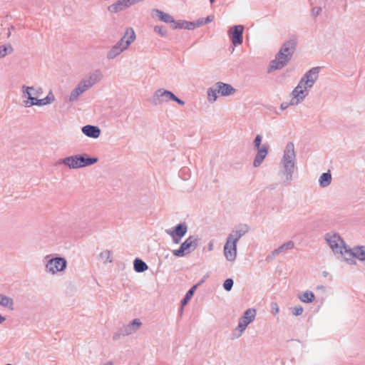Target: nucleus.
I'll use <instances>...</instances> for the list:
<instances>
[{
  "mask_svg": "<svg viewBox=\"0 0 365 365\" xmlns=\"http://www.w3.org/2000/svg\"><path fill=\"white\" fill-rule=\"evenodd\" d=\"M324 239L336 259L349 265L356 264V261L353 259L355 246L350 247L340 235L335 232L326 233Z\"/></svg>",
  "mask_w": 365,
  "mask_h": 365,
  "instance_id": "f257e3e1",
  "label": "nucleus"
},
{
  "mask_svg": "<svg viewBox=\"0 0 365 365\" xmlns=\"http://www.w3.org/2000/svg\"><path fill=\"white\" fill-rule=\"evenodd\" d=\"M296 165V154L294 145L292 142L288 143L283 152L279 163L278 176L282 185L289 186L293 180Z\"/></svg>",
  "mask_w": 365,
  "mask_h": 365,
  "instance_id": "f03ea898",
  "label": "nucleus"
},
{
  "mask_svg": "<svg viewBox=\"0 0 365 365\" xmlns=\"http://www.w3.org/2000/svg\"><path fill=\"white\" fill-rule=\"evenodd\" d=\"M319 67H314L305 73L292 92L291 106H297L306 98L319 78Z\"/></svg>",
  "mask_w": 365,
  "mask_h": 365,
  "instance_id": "7ed1b4c3",
  "label": "nucleus"
},
{
  "mask_svg": "<svg viewBox=\"0 0 365 365\" xmlns=\"http://www.w3.org/2000/svg\"><path fill=\"white\" fill-rule=\"evenodd\" d=\"M135 34L132 28H128L122 38L115 43L106 53L108 60H113L125 51L135 39Z\"/></svg>",
  "mask_w": 365,
  "mask_h": 365,
  "instance_id": "20e7f679",
  "label": "nucleus"
},
{
  "mask_svg": "<svg viewBox=\"0 0 365 365\" xmlns=\"http://www.w3.org/2000/svg\"><path fill=\"white\" fill-rule=\"evenodd\" d=\"M97 158L89 157L88 154H77L61 158L58 161V165H63L69 169H78L92 165L98 162Z\"/></svg>",
  "mask_w": 365,
  "mask_h": 365,
  "instance_id": "39448f33",
  "label": "nucleus"
},
{
  "mask_svg": "<svg viewBox=\"0 0 365 365\" xmlns=\"http://www.w3.org/2000/svg\"><path fill=\"white\" fill-rule=\"evenodd\" d=\"M45 259V271L53 275L63 272L67 267V261L64 257H55L50 258V255H47Z\"/></svg>",
  "mask_w": 365,
  "mask_h": 365,
  "instance_id": "423d86ee",
  "label": "nucleus"
},
{
  "mask_svg": "<svg viewBox=\"0 0 365 365\" xmlns=\"http://www.w3.org/2000/svg\"><path fill=\"white\" fill-rule=\"evenodd\" d=\"M170 101H173L179 105H185V102L178 98L173 93L164 88L157 90L151 99V102L155 106H160Z\"/></svg>",
  "mask_w": 365,
  "mask_h": 365,
  "instance_id": "0eeeda50",
  "label": "nucleus"
},
{
  "mask_svg": "<svg viewBox=\"0 0 365 365\" xmlns=\"http://www.w3.org/2000/svg\"><path fill=\"white\" fill-rule=\"evenodd\" d=\"M198 242L199 238L197 236H190L181 244L178 250H173V254L175 257H184L193 252L197 247Z\"/></svg>",
  "mask_w": 365,
  "mask_h": 365,
  "instance_id": "6e6552de",
  "label": "nucleus"
},
{
  "mask_svg": "<svg viewBox=\"0 0 365 365\" xmlns=\"http://www.w3.org/2000/svg\"><path fill=\"white\" fill-rule=\"evenodd\" d=\"M142 326V322L139 319H135L129 324L121 327L116 332L113 334L114 341L118 340L121 336H126L135 333Z\"/></svg>",
  "mask_w": 365,
  "mask_h": 365,
  "instance_id": "1a4fd4ad",
  "label": "nucleus"
},
{
  "mask_svg": "<svg viewBox=\"0 0 365 365\" xmlns=\"http://www.w3.org/2000/svg\"><path fill=\"white\" fill-rule=\"evenodd\" d=\"M256 316V310L255 309H248L245 312L243 316L239 319L238 326L235 329V331L238 333L236 335L237 338L241 336L247 327L252 322Z\"/></svg>",
  "mask_w": 365,
  "mask_h": 365,
  "instance_id": "9d476101",
  "label": "nucleus"
},
{
  "mask_svg": "<svg viewBox=\"0 0 365 365\" xmlns=\"http://www.w3.org/2000/svg\"><path fill=\"white\" fill-rule=\"evenodd\" d=\"M291 59V58L279 50L277 53L275 55L274 58L269 63L268 73L282 69L288 64Z\"/></svg>",
  "mask_w": 365,
  "mask_h": 365,
  "instance_id": "9b49d317",
  "label": "nucleus"
},
{
  "mask_svg": "<svg viewBox=\"0 0 365 365\" xmlns=\"http://www.w3.org/2000/svg\"><path fill=\"white\" fill-rule=\"evenodd\" d=\"M187 232V226L185 223H180L172 229L165 230L166 234L172 238V241L174 244H179Z\"/></svg>",
  "mask_w": 365,
  "mask_h": 365,
  "instance_id": "f8f14e48",
  "label": "nucleus"
},
{
  "mask_svg": "<svg viewBox=\"0 0 365 365\" xmlns=\"http://www.w3.org/2000/svg\"><path fill=\"white\" fill-rule=\"evenodd\" d=\"M244 26L242 25H235L231 26L227 31V35L235 46L241 45L243 42Z\"/></svg>",
  "mask_w": 365,
  "mask_h": 365,
  "instance_id": "ddd939ff",
  "label": "nucleus"
},
{
  "mask_svg": "<svg viewBox=\"0 0 365 365\" xmlns=\"http://www.w3.org/2000/svg\"><path fill=\"white\" fill-rule=\"evenodd\" d=\"M237 242L227 237L225 244L223 248V254L225 259L230 262H233L235 261L237 255Z\"/></svg>",
  "mask_w": 365,
  "mask_h": 365,
  "instance_id": "4468645a",
  "label": "nucleus"
},
{
  "mask_svg": "<svg viewBox=\"0 0 365 365\" xmlns=\"http://www.w3.org/2000/svg\"><path fill=\"white\" fill-rule=\"evenodd\" d=\"M21 92L22 97L26 98V101H24V104L26 108L36 106L35 102L38 98H36V91L34 86H23Z\"/></svg>",
  "mask_w": 365,
  "mask_h": 365,
  "instance_id": "2eb2a0df",
  "label": "nucleus"
},
{
  "mask_svg": "<svg viewBox=\"0 0 365 365\" xmlns=\"http://www.w3.org/2000/svg\"><path fill=\"white\" fill-rule=\"evenodd\" d=\"M298 40L296 37L292 36L289 39L285 41L279 48V51L292 58L296 51Z\"/></svg>",
  "mask_w": 365,
  "mask_h": 365,
  "instance_id": "dca6fc26",
  "label": "nucleus"
},
{
  "mask_svg": "<svg viewBox=\"0 0 365 365\" xmlns=\"http://www.w3.org/2000/svg\"><path fill=\"white\" fill-rule=\"evenodd\" d=\"M103 75L102 72L99 70H95L88 75L86 78L81 80V81L86 85V86L89 89L93 86L98 83L103 78Z\"/></svg>",
  "mask_w": 365,
  "mask_h": 365,
  "instance_id": "f3484780",
  "label": "nucleus"
},
{
  "mask_svg": "<svg viewBox=\"0 0 365 365\" xmlns=\"http://www.w3.org/2000/svg\"><path fill=\"white\" fill-rule=\"evenodd\" d=\"M249 230L250 227L247 225H240L229 233L227 237L236 242H238L240 239L247 234Z\"/></svg>",
  "mask_w": 365,
  "mask_h": 365,
  "instance_id": "a211bd4d",
  "label": "nucleus"
},
{
  "mask_svg": "<svg viewBox=\"0 0 365 365\" xmlns=\"http://www.w3.org/2000/svg\"><path fill=\"white\" fill-rule=\"evenodd\" d=\"M88 90V88L86 86V85H84L80 81L76 86L71 91L68 98V102L71 103L77 102L79 99V97Z\"/></svg>",
  "mask_w": 365,
  "mask_h": 365,
  "instance_id": "6ab92c4d",
  "label": "nucleus"
},
{
  "mask_svg": "<svg viewBox=\"0 0 365 365\" xmlns=\"http://www.w3.org/2000/svg\"><path fill=\"white\" fill-rule=\"evenodd\" d=\"M294 247V243L293 241H288L281 246H279L278 248L274 250L266 258V260L267 262H270L275 259L279 254L282 252H286L289 250L293 249Z\"/></svg>",
  "mask_w": 365,
  "mask_h": 365,
  "instance_id": "aec40b11",
  "label": "nucleus"
},
{
  "mask_svg": "<svg viewBox=\"0 0 365 365\" xmlns=\"http://www.w3.org/2000/svg\"><path fill=\"white\" fill-rule=\"evenodd\" d=\"M269 145L263 144L262 148L257 150V154L253 160L254 168L259 167L268 154Z\"/></svg>",
  "mask_w": 365,
  "mask_h": 365,
  "instance_id": "412c9836",
  "label": "nucleus"
},
{
  "mask_svg": "<svg viewBox=\"0 0 365 365\" xmlns=\"http://www.w3.org/2000/svg\"><path fill=\"white\" fill-rule=\"evenodd\" d=\"M217 87V91L222 96H230L233 95L236 90L230 84L225 83L221 81L215 83Z\"/></svg>",
  "mask_w": 365,
  "mask_h": 365,
  "instance_id": "4be33fe9",
  "label": "nucleus"
},
{
  "mask_svg": "<svg viewBox=\"0 0 365 365\" xmlns=\"http://www.w3.org/2000/svg\"><path fill=\"white\" fill-rule=\"evenodd\" d=\"M81 130L85 135L92 138H98L101 135L100 128L95 125H85L82 128Z\"/></svg>",
  "mask_w": 365,
  "mask_h": 365,
  "instance_id": "5701e85b",
  "label": "nucleus"
},
{
  "mask_svg": "<svg viewBox=\"0 0 365 365\" xmlns=\"http://www.w3.org/2000/svg\"><path fill=\"white\" fill-rule=\"evenodd\" d=\"M129 8L126 0H118L108 7V11L111 14H117Z\"/></svg>",
  "mask_w": 365,
  "mask_h": 365,
  "instance_id": "b1692460",
  "label": "nucleus"
},
{
  "mask_svg": "<svg viewBox=\"0 0 365 365\" xmlns=\"http://www.w3.org/2000/svg\"><path fill=\"white\" fill-rule=\"evenodd\" d=\"M151 15L153 17L157 16L161 21L167 24H172V22H174V18L170 14L165 13L158 9H152Z\"/></svg>",
  "mask_w": 365,
  "mask_h": 365,
  "instance_id": "393cba45",
  "label": "nucleus"
},
{
  "mask_svg": "<svg viewBox=\"0 0 365 365\" xmlns=\"http://www.w3.org/2000/svg\"><path fill=\"white\" fill-rule=\"evenodd\" d=\"M14 302L12 298L0 294V306L6 307L9 310H14Z\"/></svg>",
  "mask_w": 365,
  "mask_h": 365,
  "instance_id": "a878e982",
  "label": "nucleus"
},
{
  "mask_svg": "<svg viewBox=\"0 0 365 365\" xmlns=\"http://www.w3.org/2000/svg\"><path fill=\"white\" fill-rule=\"evenodd\" d=\"M331 175L329 172L322 173L319 178V184L320 187H328L331 182Z\"/></svg>",
  "mask_w": 365,
  "mask_h": 365,
  "instance_id": "bb28decb",
  "label": "nucleus"
},
{
  "mask_svg": "<svg viewBox=\"0 0 365 365\" xmlns=\"http://www.w3.org/2000/svg\"><path fill=\"white\" fill-rule=\"evenodd\" d=\"M55 101L54 95L53 94L52 91H49L47 96L42 99H38L36 101L35 104L36 106H42L51 104Z\"/></svg>",
  "mask_w": 365,
  "mask_h": 365,
  "instance_id": "cd10ccee",
  "label": "nucleus"
},
{
  "mask_svg": "<svg viewBox=\"0 0 365 365\" xmlns=\"http://www.w3.org/2000/svg\"><path fill=\"white\" fill-rule=\"evenodd\" d=\"M133 267L136 272H143L148 269L147 264L139 258L135 259L133 262Z\"/></svg>",
  "mask_w": 365,
  "mask_h": 365,
  "instance_id": "c85d7f7f",
  "label": "nucleus"
},
{
  "mask_svg": "<svg viewBox=\"0 0 365 365\" xmlns=\"http://www.w3.org/2000/svg\"><path fill=\"white\" fill-rule=\"evenodd\" d=\"M298 297L302 302L309 304L314 300L315 296L312 292L306 291L299 294Z\"/></svg>",
  "mask_w": 365,
  "mask_h": 365,
  "instance_id": "c756f323",
  "label": "nucleus"
},
{
  "mask_svg": "<svg viewBox=\"0 0 365 365\" xmlns=\"http://www.w3.org/2000/svg\"><path fill=\"white\" fill-rule=\"evenodd\" d=\"M217 91L215 84H214L212 87L207 88V100L209 103H213L217 99Z\"/></svg>",
  "mask_w": 365,
  "mask_h": 365,
  "instance_id": "7c9ffc66",
  "label": "nucleus"
},
{
  "mask_svg": "<svg viewBox=\"0 0 365 365\" xmlns=\"http://www.w3.org/2000/svg\"><path fill=\"white\" fill-rule=\"evenodd\" d=\"M99 259L103 261V263L112 262L111 252L108 250L102 251L99 255Z\"/></svg>",
  "mask_w": 365,
  "mask_h": 365,
  "instance_id": "2f4dec72",
  "label": "nucleus"
},
{
  "mask_svg": "<svg viewBox=\"0 0 365 365\" xmlns=\"http://www.w3.org/2000/svg\"><path fill=\"white\" fill-rule=\"evenodd\" d=\"M197 287V284H195V285H194L192 288H190L187 291V292L186 293L185 296L184 297L182 300L181 301L182 307L186 305L188 303V302L190 300V299L193 296V294H194V292H195V291Z\"/></svg>",
  "mask_w": 365,
  "mask_h": 365,
  "instance_id": "473e14b6",
  "label": "nucleus"
},
{
  "mask_svg": "<svg viewBox=\"0 0 365 365\" xmlns=\"http://www.w3.org/2000/svg\"><path fill=\"white\" fill-rule=\"evenodd\" d=\"M14 51L13 47L9 45H3L0 46V58L6 56L7 54H10Z\"/></svg>",
  "mask_w": 365,
  "mask_h": 365,
  "instance_id": "72a5a7b5",
  "label": "nucleus"
},
{
  "mask_svg": "<svg viewBox=\"0 0 365 365\" xmlns=\"http://www.w3.org/2000/svg\"><path fill=\"white\" fill-rule=\"evenodd\" d=\"M171 27L173 29H186V21H185V20L175 21L174 19V22H172Z\"/></svg>",
  "mask_w": 365,
  "mask_h": 365,
  "instance_id": "f704fd0d",
  "label": "nucleus"
},
{
  "mask_svg": "<svg viewBox=\"0 0 365 365\" xmlns=\"http://www.w3.org/2000/svg\"><path fill=\"white\" fill-rule=\"evenodd\" d=\"M233 284H234V282L232 279H230V278L227 279L225 280V282L223 283V288L226 291L230 292L232 289Z\"/></svg>",
  "mask_w": 365,
  "mask_h": 365,
  "instance_id": "c9c22d12",
  "label": "nucleus"
},
{
  "mask_svg": "<svg viewBox=\"0 0 365 365\" xmlns=\"http://www.w3.org/2000/svg\"><path fill=\"white\" fill-rule=\"evenodd\" d=\"M262 137L261 135H257L255 137L253 145L255 150L262 148L261 143H262Z\"/></svg>",
  "mask_w": 365,
  "mask_h": 365,
  "instance_id": "e433bc0d",
  "label": "nucleus"
},
{
  "mask_svg": "<svg viewBox=\"0 0 365 365\" xmlns=\"http://www.w3.org/2000/svg\"><path fill=\"white\" fill-rule=\"evenodd\" d=\"M155 32L158 33L161 37H165L168 35V32L165 29H163L162 26H154Z\"/></svg>",
  "mask_w": 365,
  "mask_h": 365,
  "instance_id": "4c0bfd02",
  "label": "nucleus"
},
{
  "mask_svg": "<svg viewBox=\"0 0 365 365\" xmlns=\"http://www.w3.org/2000/svg\"><path fill=\"white\" fill-rule=\"evenodd\" d=\"M304 312V309L302 306H296L294 308L292 309V313L294 316H299L301 315Z\"/></svg>",
  "mask_w": 365,
  "mask_h": 365,
  "instance_id": "58836bf2",
  "label": "nucleus"
},
{
  "mask_svg": "<svg viewBox=\"0 0 365 365\" xmlns=\"http://www.w3.org/2000/svg\"><path fill=\"white\" fill-rule=\"evenodd\" d=\"M271 309L272 314L276 315L279 311L278 304L276 302H272Z\"/></svg>",
  "mask_w": 365,
  "mask_h": 365,
  "instance_id": "ea45409f",
  "label": "nucleus"
},
{
  "mask_svg": "<svg viewBox=\"0 0 365 365\" xmlns=\"http://www.w3.org/2000/svg\"><path fill=\"white\" fill-rule=\"evenodd\" d=\"M196 28L195 21H186V29L193 30Z\"/></svg>",
  "mask_w": 365,
  "mask_h": 365,
  "instance_id": "a19ab883",
  "label": "nucleus"
},
{
  "mask_svg": "<svg viewBox=\"0 0 365 365\" xmlns=\"http://www.w3.org/2000/svg\"><path fill=\"white\" fill-rule=\"evenodd\" d=\"M322 11L321 7H314L312 10V14L314 16H318Z\"/></svg>",
  "mask_w": 365,
  "mask_h": 365,
  "instance_id": "79ce46f5",
  "label": "nucleus"
},
{
  "mask_svg": "<svg viewBox=\"0 0 365 365\" xmlns=\"http://www.w3.org/2000/svg\"><path fill=\"white\" fill-rule=\"evenodd\" d=\"M126 1H127L128 6L130 7L131 6H133L135 4H138L140 2H143L145 0H126Z\"/></svg>",
  "mask_w": 365,
  "mask_h": 365,
  "instance_id": "37998d69",
  "label": "nucleus"
},
{
  "mask_svg": "<svg viewBox=\"0 0 365 365\" xmlns=\"http://www.w3.org/2000/svg\"><path fill=\"white\" fill-rule=\"evenodd\" d=\"M195 22L196 28H197V27H200V26H202V25L205 24V21H204V19H203V18L198 19H197L196 21H195Z\"/></svg>",
  "mask_w": 365,
  "mask_h": 365,
  "instance_id": "c03bdc74",
  "label": "nucleus"
},
{
  "mask_svg": "<svg viewBox=\"0 0 365 365\" xmlns=\"http://www.w3.org/2000/svg\"><path fill=\"white\" fill-rule=\"evenodd\" d=\"M215 16L213 15L207 16L205 19H204L205 24H209L214 21Z\"/></svg>",
  "mask_w": 365,
  "mask_h": 365,
  "instance_id": "a18cd8bd",
  "label": "nucleus"
},
{
  "mask_svg": "<svg viewBox=\"0 0 365 365\" xmlns=\"http://www.w3.org/2000/svg\"><path fill=\"white\" fill-rule=\"evenodd\" d=\"M289 106H291V101H289V103H287V102H283L281 103L280 105V108L282 110H285L287 109Z\"/></svg>",
  "mask_w": 365,
  "mask_h": 365,
  "instance_id": "49530a36",
  "label": "nucleus"
},
{
  "mask_svg": "<svg viewBox=\"0 0 365 365\" xmlns=\"http://www.w3.org/2000/svg\"><path fill=\"white\" fill-rule=\"evenodd\" d=\"M36 91V98L41 96L43 93V88L41 87H35Z\"/></svg>",
  "mask_w": 365,
  "mask_h": 365,
  "instance_id": "de8ad7c7",
  "label": "nucleus"
},
{
  "mask_svg": "<svg viewBox=\"0 0 365 365\" xmlns=\"http://www.w3.org/2000/svg\"><path fill=\"white\" fill-rule=\"evenodd\" d=\"M213 248H214V242H213V241H210L208 244V250L212 251V250H213Z\"/></svg>",
  "mask_w": 365,
  "mask_h": 365,
  "instance_id": "09e8293b",
  "label": "nucleus"
},
{
  "mask_svg": "<svg viewBox=\"0 0 365 365\" xmlns=\"http://www.w3.org/2000/svg\"><path fill=\"white\" fill-rule=\"evenodd\" d=\"M6 320V318L0 315V324L3 323Z\"/></svg>",
  "mask_w": 365,
  "mask_h": 365,
  "instance_id": "8fccbe9b",
  "label": "nucleus"
},
{
  "mask_svg": "<svg viewBox=\"0 0 365 365\" xmlns=\"http://www.w3.org/2000/svg\"><path fill=\"white\" fill-rule=\"evenodd\" d=\"M14 29V27H13V26H11V28H9V32H8V34H7L8 37H9V36H10V35H11L10 29Z\"/></svg>",
  "mask_w": 365,
  "mask_h": 365,
  "instance_id": "3c124183",
  "label": "nucleus"
},
{
  "mask_svg": "<svg viewBox=\"0 0 365 365\" xmlns=\"http://www.w3.org/2000/svg\"><path fill=\"white\" fill-rule=\"evenodd\" d=\"M104 365H113V363H112V362H110V361H109V362L106 363V364H104Z\"/></svg>",
  "mask_w": 365,
  "mask_h": 365,
  "instance_id": "603ef678",
  "label": "nucleus"
},
{
  "mask_svg": "<svg viewBox=\"0 0 365 365\" xmlns=\"http://www.w3.org/2000/svg\"><path fill=\"white\" fill-rule=\"evenodd\" d=\"M317 288L318 289H324V286H319Z\"/></svg>",
  "mask_w": 365,
  "mask_h": 365,
  "instance_id": "864d4df0",
  "label": "nucleus"
},
{
  "mask_svg": "<svg viewBox=\"0 0 365 365\" xmlns=\"http://www.w3.org/2000/svg\"><path fill=\"white\" fill-rule=\"evenodd\" d=\"M215 0H210V4H212L214 3Z\"/></svg>",
  "mask_w": 365,
  "mask_h": 365,
  "instance_id": "5fc2aeb1",
  "label": "nucleus"
}]
</instances>
